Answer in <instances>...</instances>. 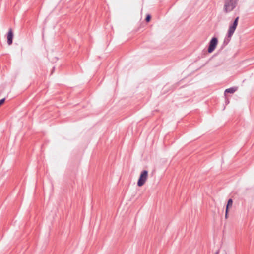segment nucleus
I'll use <instances>...</instances> for the list:
<instances>
[{"label":"nucleus","instance_id":"423d86ee","mask_svg":"<svg viewBox=\"0 0 254 254\" xmlns=\"http://www.w3.org/2000/svg\"><path fill=\"white\" fill-rule=\"evenodd\" d=\"M236 29L235 28H234L233 27H231V26H229V29H228V33L227 34L228 35V37H231L233 35V34H234L235 31Z\"/></svg>","mask_w":254,"mask_h":254},{"label":"nucleus","instance_id":"7ed1b4c3","mask_svg":"<svg viewBox=\"0 0 254 254\" xmlns=\"http://www.w3.org/2000/svg\"><path fill=\"white\" fill-rule=\"evenodd\" d=\"M218 39L216 37H213L209 42V46L208 48V52L209 53H212L215 49L218 44Z\"/></svg>","mask_w":254,"mask_h":254},{"label":"nucleus","instance_id":"f8f14e48","mask_svg":"<svg viewBox=\"0 0 254 254\" xmlns=\"http://www.w3.org/2000/svg\"><path fill=\"white\" fill-rule=\"evenodd\" d=\"M228 210H226V211H225V218H227V217H228Z\"/></svg>","mask_w":254,"mask_h":254},{"label":"nucleus","instance_id":"f03ea898","mask_svg":"<svg viewBox=\"0 0 254 254\" xmlns=\"http://www.w3.org/2000/svg\"><path fill=\"white\" fill-rule=\"evenodd\" d=\"M147 177L148 171L147 170L142 171L137 182V186L139 187L142 186L146 181Z\"/></svg>","mask_w":254,"mask_h":254},{"label":"nucleus","instance_id":"1a4fd4ad","mask_svg":"<svg viewBox=\"0 0 254 254\" xmlns=\"http://www.w3.org/2000/svg\"><path fill=\"white\" fill-rule=\"evenodd\" d=\"M231 38V37H229L228 35L227 34V36L225 37V38L224 40L223 45L224 46H226V45H227L228 43L230 41Z\"/></svg>","mask_w":254,"mask_h":254},{"label":"nucleus","instance_id":"20e7f679","mask_svg":"<svg viewBox=\"0 0 254 254\" xmlns=\"http://www.w3.org/2000/svg\"><path fill=\"white\" fill-rule=\"evenodd\" d=\"M13 33L12 29H9L7 34V43L9 45L12 44L13 42Z\"/></svg>","mask_w":254,"mask_h":254},{"label":"nucleus","instance_id":"ddd939ff","mask_svg":"<svg viewBox=\"0 0 254 254\" xmlns=\"http://www.w3.org/2000/svg\"><path fill=\"white\" fill-rule=\"evenodd\" d=\"M219 254V250H218L217 251H216L215 252V254Z\"/></svg>","mask_w":254,"mask_h":254},{"label":"nucleus","instance_id":"0eeeda50","mask_svg":"<svg viewBox=\"0 0 254 254\" xmlns=\"http://www.w3.org/2000/svg\"><path fill=\"white\" fill-rule=\"evenodd\" d=\"M238 20H239V17H237L235 19L233 24L230 26L233 27L234 28L236 29L238 25Z\"/></svg>","mask_w":254,"mask_h":254},{"label":"nucleus","instance_id":"9b49d317","mask_svg":"<svg viewBox=\"0 0 254 254\" xmlns=\"http://www.w3.org/2000/svg\"><path fill=\"white\" fill-rule=\"evenodd\" d=\"M5 100V98H3V99L0 100V106L4 103Z\"/></svg>","mask_w":254,"mask_h":254},{"label":"nucleus","instance_id":"39448f33","mask_svg":"<svg viewBox=\"0 0 254 254\" xmlns=\"http://www.w3.org/2000/svg\"><path fill=\"white\" fill-rule=\"evenodd\" d=\"M237 90V87H233L230 88H228L225 90V94L226 93H234Z\"/></svg>","mask_w":254,"mask_h":254},{"label":"nucleus","instance_id":"f257e3e1","mask_svg":"<svg viewBox=\"0 0 254 254\" xmlns=\"http://www.w3.org/2000/svg\"><path fill=\"white\" fill-rule=\"evenodd\" d=\"M238 0H225L224 10L226 13L232 11L236 6Z\"/></svg>","mask_w":254,"mask_h":254},{"label":"nucleus","instance_id":"9d476101","mask_svg":"<svg viewBox=\"0 0 254 254\" xmlns=\"http://www.w3.org/2000/svg\"><path fill=\"white\" fill-rule=\"evenodd\" d=\"M151 16L149 14H148L146 17V18H145V21L147 22H148L150 21V19H151Z\"/></svg>","mask_w":254,"mask_h":254},{"label":"nucleus","instance_id":"6e6552de","mask_svg":"<svg viewBox=\"0 0 254 254\" xmlns=\"http://www.w3.org/2000/svg\"><path fill=\"white\" fill-rule=\"evenodd\" d=\"M233 204V200L232 199H229L227 202L226 207V210H229V207H231Z\"/></svg>","mask_w":254,"mask_h":254}]
</instances>
